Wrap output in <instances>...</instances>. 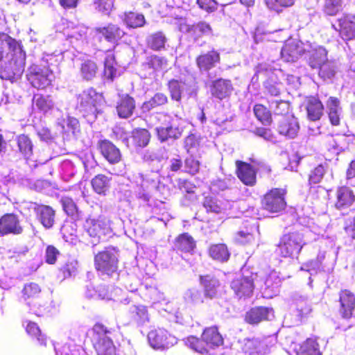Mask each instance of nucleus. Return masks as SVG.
<instances>
[{"mask_svg":"<svg viewBox=\"0 0 355 355\" xmlns=\"http://www.w3.org/2000/svg\"><path fill=\"white\" fill-rule=\"evenodd\" d=\"M56 58L55 62H60L62 59L61 54H47L42 58V62L46 64H34L28 68L26 78L30 84L37 89H44L50 86L54 79L53 71L50 65H53V59Z\"/></svg>","mask_w":355,"mask_h":355,"instance_id":"nucleus-1","label":"nucleus"},{"mask_svg":"<svg viewBox=\"0 0 355 355\" xmlns=\"http://www.w3.org/2000/svg\"><path fill=\"white\" fill-rule=\"evenodd\" d=\"M103 103V96L92 88H87L77 95L76 109L85 117H88L89 121H94L101 112V105Z\"/></svg>","mask_w":355,"mask_h":355,"instance_id":"nucleus-2","label":"nucleus"},{"mask_svg":"<svg viewBox=\"0 0 355 355\" xmlns=\"http://www.w3.org/2000/svg\"><path fill=\"white\" fill-rule=\"evenodd\" d=\"M0 46L8 49L6 58L10 61V65L6 67V70L21 74L24 70L26 53L21 44L7 34L0 33Z\"/></svg>","mask_w":355,"mask_h":355,"instance_id":"nucleus-3","label":"nucleus"},{"mask_svg":"<svg viewBox=\"0 0 355 355\" xmlns=\"http://www.w3.org/2000/svg\"><path fill=\"white\" fill-rule=\"evenodd\" d=\"M202 340L191 336L184 340L187 346L193 350L200 353H207V347H213L219 346L223 343V338L216 327H211L205 329L202 335Z\"/></svg>","mask_w":355,"mask_h":355,"instance_id":"nucleus-4","label":"nucleus"},{"mask_svg":"<svg viewBox=\"0 0 355 355\" xmlns=\"http://www.w3.org/2000/svg\"><path fill=\"white\" fill-rule=\"evenodd\" d=\"M305 245L302 234L293 232L284 235L277 245L276 252L280 256L295 258L298 256Z\"/></svg>","mask_w":355,"mask_h":355,"instance_id":"nucleus-5","label":"nucleus"},{"mask_svg":"<svg viewBox=\"0 0 355 355\" xmlns=\"http://www.w3.org/2000/svg\"><path fill=\"white\" fill-rule=\"evenodd\" d=\"M93 330L97 336L94 348L98 355H117L116 347L109 337L112 334L114 329L98 323L94 326Z\"/></svg>","mask_w":355,"mask_h":355,"instance_id":"nucleus-6","label":"nucleus"},{"mask_svg":"<svg viewBox=\"0 0 355 355\" xmlns=\"http://www.w3.org/2000/svg\"><path fill=\"white\" fill-rule=\"evenodd\" d=\"M277 343L275 336L244 339L243 352L248 355H266Z\"/></svg>","mask_w":355,"mask_h":355,"instance_id":"nucleus-7","label":"nucleus"},{"mask_svg":"<svg viewBox=\"0 0 355 355\" xmlns=\"http://www.w3.org/2000/svg\"><path fill=\"white\" fill-rule=\"evenodd\" d=\"M137 182L140 183L135 191L137 198L147 202L149 201L153 191L158 188L160 182L159 175L154 172L145 176L139 173L137 177Z\"/></svg>","mask_w":355,"mask_h":355,"instance_id":"nucleus-8","label":"nucleus"},{"mask_svg":"<svg viewBox=\"0 0 355 355\" xmlns=\"http://www.w3.org/2000/svg\"><path fill=\"white\" fill-rule=\"evenodd\" d=\"M96 268L108 275L114 272L118 267L117 253L114 248H107L95 257Z\"/></svg>","mask_w":355,"mask_h":355,"instance_id":"nucleus-9","label":"nucleus"},{"mask_svg":"<svg viewBox=\"0 0 355 355\" xmlns=\"http://www.w3.org/2000/svg\"><path fill=\"white\" fill-rule=\"evenodd\" d=\"M286 191L282 189H273L268 192L262 200L264 209L270 213H279L284 209Z\"/></svg>","mask_w":355,"mask_h":355,"instance_id":"nucleus-10","label":"nucleus"},{"mask_svg":"<svg viewBox=\"0 0 355 355\" xmlns=\"http://www.w3.org/2000/svg\"><path fill=\"white\" fill-rule=\"evenodd\" d=\"M148 340L156 349H168L177 343V338L164 329L151 330L148 334Z\"/></svg>","mask_w":355,"mask_h":355,"instance_id":"nucleus-11","label":"nucleus"},{"mask_svg":"<svg viewBox=\"0 0 355 355\" xmlns=\"http://www.w3.org/2000/svg\"><path fill=\"white\" fill-rule=\"evenodd\" d=\"M85 228L90 236L101 238L110 234V220L104 216L97 218H89L85 221Z\"/></svg>","mask_w":355,"mask_h":355,"instance_id":"nucleus-12","label":"nucleus"},{"mask_svg":"<svg viewBox=\"0 0 355 355\" xmlns=\"http://www.w3.org/2000/svg\"><path fill=\"white\" fill-rule=\"evenodd\" d=\"M92 34L94 37L99 40L103 37L107 42L114 43L125 35V32L117 25L108 24L102 27L99 26L93 28Z\"/></svg>","mask_w":355,"mask_h":355,"instance_id":"nucleus-13","label":"nucleus"},{"mask_svg":"<svg viewBox=\"0 0 355 355\" xmlns=\"http://www.w3.org/2000/svg\"><path fill=\"white\" fill-rule=\"evenodd\" d=\"M23 227L20 225L18 217L13 214H7L0 218V234H20Z\"/></svg>","mask_w":355,"mask_h":355,"instance_id":"nucleus-14","label":"nucleus"},{"mask_svg":"<svg viewBox=\"0 0 355 355\" xmlns=\"http://www.w3.org/2000/svg\"><path fill=\"white\" fill-rule=\"evenodd\" d=\"M183 122L174 121L166 127H157L155 130L159 140L162 142L167 141L168 139H178L183 132Z\"/></svg>","mask_w":355,"mask_h":355,"instance_id":"nucleus-15","label":"nucleus"},{"mask_svg":"<svg viewBox=\"0 0 355 355\" xmlns=\"http://www.w3.org/2000/svg\"><path fill=\"white\" fill-rule=\"evenodd\" d=\"M300 129L297 119L293 115L283 116L279 121L278 131L279 134L288 138H294Z\"/></svg>","mask_w":355,"mask_h":355,"instance_id":"nucleus-16","label":"nucleus"},{"mask_svg":"<svg viewBox=\"0 0 355 355\" xmlns=\"http://www.w3.org/2000/svg\"><path fill=\"white\" fill-rule=\"evenodd\" d=\"M305 49L302 43L294 40H288L283 46L281 55L286 62H294L300 55L304 53Z\"/></svg>","mask_w":355,"mask_h":355,"instance_id":"nucleus-17","label":"nucleus"},{"mask_svg":"<svg viewBox=\"0 0 355 355\" xmlns=\"http://www.w3.org/2000/svg\"><path fill=\"white\" fill-rule=\"evenodd\" d=\"M231 287L239 297H249L254 289L253 279L252 277H239L234 279Z\"/></svg>","mask_w":355,"mask_h":355,"instance_id":"nucleus-18","label":"nucleus"},{"mask_svg":"<svg viewBox=\"0 0 355 355\" xmlns=\"http://www.w3.org/2000/svg\"><path fill=\"white\" fill-rule=\"evenodd\" d=\"M354 200L355 196L351 189L345 186L340 187L336 192L334 206L337 209H345L351 207Z\"/></svg>","mask_w":355,"mask_h":355,"instance_id":"nucleus-19","label":"nucleus"},{"mask_svg":"<svg viewBox=\"0 0 355 355\" xmlns=\"http://www.w3.org/2000/svg\"><path fill=\"white\" fill-rule=\"evenodd\" d=\"M340 314L344 318H350L355 309V295L349 291H343L340 293Z\"/></svg>","mask_w":355,"mask_h":355,"instance_id":"nucleus-20","label":"nucleus"},{"mask_svg":"<svg viewBox=\"0 0 355 355\" xmlns=\"http://www.w3.org/2000/svg\"><path fill=\"white\" fill-rule=\"evenodd\" d=\"M238 178L246 185L253 186L256 182V172L251 165L241 161H236Z\"/></svg>","mask_w":355,"mask_h":355,"instance_id":"nucleus-21","label":"nucleus"},{"mask_svg":"<svg viewBox=\"0 0 355 355\" xmlns=\"http://www.w3.org/2000/svg\"><path fill=\"white\" fill-rule=\"evenodd\" d=\"M220 53L216 50H211L202 54L196 58V64L200 71H208L220 62Z\"/></svg>","mask_w":355,"mask_h":355,"instance_id":"nucleus-22","label":"nucleus"},{"mask_svg":"<svg viewBox=\"0 0 355 355\" xmlns=\"http://www.w3.org/2000/svg\"><path fill=\"white\" fill-rule=\"evenodd\" d=\"M274 316L272 309L257 307L246 313L245 320L251 324H256L262 320H270Z\"/></svg>","mask_w":355,"mask_h":355,"instance_id":"nucleus-23","label":"nucleus"},{"mask_svg":"<svg viewBox=\"0 0 355 355\" xmlns=\"http://www.w3.org/2000/svg\"><path fill=\"white\" fill-rule=\"evenodd\" d=\"M98 147L102 155L110 163L116 164L120 162L121 155L116 146L108 140L99 142Z\"/></svg>","mask_w":355,"mask_h":355,"instance_id":"nucleus-24","label":"nucleus"},{"mask_svg":"<svg viewBox=\"0 0 355 355\" xmlns=\"http://www.w3.org/2000/svg\"><path fill=\"white\" fill-rule=\"evenodd\" d=\"M129 313L133 322L142 327L150 322V314L147 306L142 304L132 305L129 308Z\"/></svg>","mask_w":355,"mask_h":355,"instance_id":"nucleus-25","label":"nucleus"},{"mask_svg":"<svg viewBox=\"0 0 355 355\" xmlns=\"http://www.w3.org/2000/svg\"><path fill=\"white\" fill-rule=\"evenodd\" d=\"M355 16L345 15L338 19L339 32L344 40H350L355 36Z\"/></svg>","mask_w":355,"mask_h":355,"instance_id":"nucleus-26","label":"nucleus"},{"mask_svg":"<svg viewBox=\"0 0 355 355\" xmlns=\"http://www.w3.org/2000/svg\"><path fill=\"white\" fill-rule=\"evenodd\" d=\"M232 89L230 80L220 78L212 83L211 92L214 96L223 99L231 94Z\"/></svg>","mask_w":355,"mask_h":355,"instance_id":"nucleus-27","label":"nucleus"},{"mask_svg":"<svg viewBox=\"0 0 355 355\" xmlns=\"http://www.w3.org/2000/svg\"><path fill=\"white\" fill-rule=\"evenodd\" d=\"M37 217L42 225L46 228H50L54 223L55 211L49 206L37 205L35 207Z\"/></svg>","mask_w":355,"mask_h":355,"instance_id":"nucleus-28","label":"nucleus"},{"mask_svg":"<svg viewBox=\"0 0 355 355\" xmlns=\"http://www.w3.org/2000/svg\"><path fill=\"white\" fill-rule=\"evenodd\" d=\"M80 77L86 81L92 80L96 78L98 67L95 61L91 59H85L81 61L79 67Z\"/></svg>","mask_w":355,"mask_h":355,"instance_id":"nucleus-29","label":"nucleus"},{"mask_svg":"<svg viewBox=\"0 0 355 355\" xmlns=\"http://www.w3.org/2000/svg\"><path fill=\"white\" fill-rule=\"evenodd\" d=\"M281 284V279L279 273L275 270L272 271L265 281V288L263 295L265 297L270 298L276 295L279 292V287Z\"/></svg>","mask_w":355,"mask_h":355,"instance_id":"nucleus-30","label":"nucleus"},{"mask_svg":"<svg viewBox=\"0 0 355 355\" xmlns=\"http://www.w3.org/2000/svg\"><path fill=\"white\" fill-rule=\"evenodd\" d=\"M200 281L204 288L205 295L211 299L215 297L220 286L219 281L210 275L200 276Z\"/></svg>","mask_w":355,"mask_h":355,"instance_id":"nucleus-31","label":"nucleus"},{"mask_svg":"<svg viewBox=\"0 0 355 355\" xmlns=\"http://www.w3.org/2000/svg\"><path fill=\"white\" fill-rule=\"evenodd\" d=\"M323 105L319 99L313 96L307 99L306 111L310 120H319L323 114Z\"/></svg>","mask_w":355,"mask_h":355,"instance_id":"nucleus-32","label":"nucleus"},{"mask_svg":"<svg viewBox=\"0 0 355 355\" xmlns=\"http://www.w3.org/2000/svg\"><path fill=\"white\" fill-rule=\"evenodd\" d=\"M33 106L34 109L46 113L54 107V102L51 96L37 94L33 96Z\"/></svg>","mask_w":355,"mask_h":355,"instance_id":"nucleus-33","label":"nucleus"},{"mask_svg":"<svg viewBox=\"0 0 355 355\" xmlns=\"http://www.w3.org/2000/svg\"><path fill=\"white\" fill-rule=\"evenodd\" d=\"M91 183L96 193L105 196L110 187V178L105 175L99 174L92 180Z\"/></svg>","mask_w":355,"mask_h":355,"instance_id":"nucleus-34","label":"nucleus"},{"mask_svg":"<svg viewBox=\"0 0 355 355\" xmlns=\"http://www.w3.org/2000/svg\"><path fill=\"white\" fill-rule=\"evenodd\" d=\"M135 107L134 99L128 95H126L121 98L116 109L118 114L121 118H128L132 114Z\"/></svg>","mask_w":355,"mask_h":355,"instance_id":"nucleus-35","label":"nucleus"},{"mask_svg":"<svg viewBox=\"0 0 355 355\" xmlns=\"http://www.w3.org/2000/svg\"><path fill=\"white\" fill-rule=\"evenodd\" d=\"M327 52L322 46H318L310 51L309 59V65L312 68H319L324 62L327 61Z\"/></svg>","mask_w":355,"mask_h":355,"instance_id":"nucleus-36","label":"nucleus"},{"mask_svg":"<svg viewBox=\"0 0 355 355\" xmlns=\"http://www.w3.org/2000/svg\"><path fill=\"white\" fill-rule=\"evenodd\" d=\"M297 355H321L318 344L315 340L308 338L304 343L295 349Z\"/></svg>","mask_w":355,"mask_h":355,"instance_id":"nucleus-37","label":"nucleus"},{"mask_svg":"<svg viewBox=\"0 0 355 355\" xmlns=\"http://www.w3.org/2000/svg\"><path fill=\"white\" fill-rule=\"evenodd\" d=\"M116 63L115 58L112 52L108 51L104 60V75L110 80H113L115 77L119 76L117 69L116 67Z\"/></svg>","mask_w":355,"mask_h":355,"instance_id":"nucleus-38","label":"nucleus"},{"mask_svg":"<svg viewBox=\"0 0 355 355\" xmlns=\"http://www.w3.org/2000/svg\"><path fill=\"white\" fill-rule=\"evenodd\" d=\"M210 257L218 261H227L230 257V252L225 244H216L210 246L209 250Z\"/></svg>","mask_w":355,"mask_h":355,"instance_id":"nucleus-39","label":"nucleus"},{"mask_svg":"<svg viewBox=\"0 0 355 355\" xmlns=\"http://www.w3.org/2000/svg\"><path fill=\"white\" fill-rule=\"evenodd\" d=\"M168 87L171 98L177 101H180L187 87L185 83L177 80H170Z\"/></svg>","mask_w":355,"mask_h":355,"instance_id":"nucleus-40","label":"nucleus"},{"mask_svg":"<svg viewBox=\"0 0 355 355\" xmlns=\"http://www.w3.org/2000/svg\"><path fill=\"white\" fill-rule=\"evenodd\" d=\"M196 243L187 233L180 235L175 240V247L181 251L189 252L194 249Z\"/></svg>","mask_w":355,"mask_h":355,"instance_id":"nucleus-41","label":"nucleus"},{"mask_svg":"<svg viewBox=\"0 0 355 355\" xmlns=\"http://www.w3.org/2000/svg\"><path fill=\"white\" fill-rule=\"evenodd\" d=\"M17 146L19 152L28 159L33 154V145L30 138L25 135H20L17 138Z\"/></svg>","mask_w":355,"mask_h":355,"instance_id":"nucleus-42","label":"nucleus"},{"mask_svg":"<svg viewBox=\"0 0 355 355\" xmlns=\"http://www.w3.org/2000/svg\"><path fill=\"white\" fill-rule=\"evenodd\" d=\"M167 102L168 98L165 94L157 93L150 100L144 102L141 108L144 112H149L155 107L165 105Z\"/></svg>","mask_w":355,"mask_h":355,"instance_id":"nucleus-43","label":"nucleus"},{"mask_svg":"<svg viewBox=\"0 0 355 355\" xmlns=\"http://www.w3.org/2000/svg\"><path fill=\"white\" fill-rule=\"evenodd\" d=\"M56 355H84L85 352L80 347L73 343H66L62 346H55Z\"/></svg>","mask_w":355,"mask_h":355,"instance_id":"nucleus-44","label":"nucleus"},{"mask_svg":"<svg viewBox=\"0 0 355 355\" xmlns=\"http://www.w3.org/2000/svg\"><path fill=\"white\" fill-rule=\"evenodd\" d=\"M166 38L162 32L149 35L147 38L148 46L154 51H159L164 48Z\"/></svg>","mask_w":355,"mask_h":355,"instance_id":"nucleus-45","label":"nucleus"},{"mask_svg":"<svg viewBox=\"0 0 355 355\" xmlns=\"http://www.w3.org/2000/svg\"><path fill=\"white\" fill-rule=\"evenodd\" d=\"M134 144L139 147H145L149 143L150 135L146 129H135L132 132Z\"/></svg>","mask_w":355,"mask_h":355,"instance_id":"nucleus-46","label":"nucleus"},{"mask_svg":"<svg viewBox=\"0 0 355 355\" xmlns=\"http://www.w3.org/2000/svg\"><path fill=\"white\" fill-rule=\"evenodd\" d=\"M123 21L130 28L141 27L145 24L144 16L137 12H130L124 13Z\"/></svg>","mask_w":355,"mask_h":355,"instance_id":"nucleus-47","label":"nucleus"},{"mask_svg":"<svg viewBox=\"0 0 355 355\" xmlns=\"http://www.w3.org/2000/svg\"><path fill=\"white\" fill-rule=\"evenodd\" d=\"M269 107L275 114L282 115V117L288 115L290 105L287 101L270 100Z\"/></svg>","mask_w":355,"mask_h":355,"instance_id":"nucleus-48","label":"nucleus"},{"mask_svg":"<svg viewBox=\"0 0 355 355\" xmlns=\"http://www.w3.org/2000/svg\"><path fill=\"white\" fill-rule=\"evenodd\" d=\"M146 63L150 68L155 71L165 70L168 67V60L164 57L156 55L148 57Z\"/></svg>","mask_w":355,"mask_h":355,"instance_id":"nucleus-49","label":"nucleus"},{"mask_svg":"<svg viewBox=\"0 0 355 355\" xmlns=\"http://www.w3.org/2000/svg\"><path fill=\"white\" fill-rule=\"evenodd\" d=\"M8 50V48H1L0 46V77L1 78H10L12 76H19L20 74H15L12 71L6 70V67L10 65V61L7 57V54L4 56V52Z\"/></svg>","mask_w":355,"mask_h":355,"instance_id":"nucleus-50","label":"nucleus"},{"mask_svg":"<svg viewBox=\"0 0 355 355\" xmlns=\"http://www.w3.org/2000/svg\"><path fill=\"white\" fill-rule=\"evenodd\" d=\"M41 293L40 286L36 283H28L24 285L22 290V297L24 300L36 299Z\"/></svg>","mask_w":355,"mask_h":355,"instance_id":"nucleus-51","label":"nucleus"},{"mask_svg":"<svg viewBox=\"0 0 355 355\" xmlns=\"http://www.w3.org/2000/svg\"><path fill=\"white\" fill-rule=\"evenodd\" d=\"M336 73V65L334 62L327 60L319 67V76L324 80L331 79Z\"/></svg>","mask_w":355,"mask_h":355,"instance_id":"nucleus-52","label":"nucleus"},{"mask_svg":"<svg viewBox=\"0 0 355 355\" xmlns=\"http://www.w3.org/2000/svg\"><path fill=\"white\" fill-rule=\"evenodd\" d=\"M86 297L95 300H112L114 296L112 293H110L107 286L101 285L98 286V293H90V289L85 293Z\"/></svg>","mask_w":355,"mask_h":355,"instance_id":"nucleus-53","label":"nucleus"},{"mask_svg":"<svg viewBox=\"0 0 355 355\" xmlns=\"http://www.w3.org/2000/svg\"><path fill=\"white\" fill-rule=\"evenodd\" d=\"M343 0H325L323 10L331 16L336 15L342 10Z\"/></svg>","mask_w":355,"mask_h":355,"instance_id":"nucleus-54","label":"nucleus"},{"mask_svg":"<svg viewBox=\"0 0 355 355\" xmlns=\"http://www.w3.org/2000/svg\"><path fill=\"white\" fill-rule=\"evenodd\" d=\"M256 117L264 125H268L271 122V114L266 107L262 105H256L254 107Z\"/></svg>","mask_w":355,"mask_h":355,"instance_id":"nucleus-55","label":"nucleus"},{"mask_svg":"<svg viewBox=\"0 0 355 355\" xmlns=\"http://www.w3.org/2000/svg\"><path fill=\"white\" fill-rule=\"evenodd\" d=\"M295 0H264L268 9L279 12L283 8L291 6Z\"/></svg>","mask_w":355,"mask_h":355,"instance_id":"nucleus-56","label":"nucleus"},{"mask_svg":"<svg viewBox=\"0 0 355 355\" xmlns=\"http://www.w3.org/2000/svg\"><path fill=\"white\" fill-rule=\"evenodd\" d=\"M93 6L98 12L109 15L113 8V2L112 0H94Z\"/></svg>","mask_w":355,"mask_h":355,"instance_id":"nucleus-57","label":"nucleus"},{"mask_svg":"<svg viewBox=\"0 0 355 355\" xmlns=\"http://www.w3.org/2000/svg\"><path fill=\"white\" fill-rule=\"evenodd\" d=\"M191 31L196 37L212 35V29L210 25L205 21H200L193 25Z\"/></svg>","mask_w":355,"mask_h":355,"instance_id":"nucleus-58","label":"nucleus"},{"mask_svg":"<svg viewBox=\"0 0 355 355\" xmlns=\"http://www.w3.org/2000/svg\"><path fill=\"white\" fill-rule=\"evenodd\" d=\"M295 305L296 310L301 316L306 315L311 311V306L305 297H299L295 300Z\"/></svg>","mask_w":355,"mask_h":355,"instance_id":"nucleus-59","label":"nucleus"},{"mask_svg":"<svg viewBox=\"0 0 355 355\" xmlns=\"http://www.w3.org/2000/svg\"><path fill=\"white\" fill-rule=\"evenodd\" d=\"M26 332L32 336H38L37 340L42 345L45 344L46 338L44 336L41 335L40 329L37 324L35 322H28L26 326Z\"/></svg>","mask_w":355,"mask_h":355,"instance_id":"nucleus-60","label":"nucleus"},{"mask_svg":"<svg viewBox=\"0 0 355 355\" xmlns=\"http://www.w3.org/2000/svg\"><path fill=\"white\" fill-rule=\"evenodd\" d=\"M326 169L322 164L318 165L315 167L309 175V182L313 184L319 183L322 179Z\"/></svg>","mask_w":355,"mask_h":355,"instance_id":"nucleus-61","label":"nucleus"},{"mask_svg":"<svg viewBox=\"0 0 355 355\" xmlns=\"http://www.w3.org/2000/svg\"><path fill=\"white\" fill-rule=\"evenodd\" d=\"M184 298L188 302L198 304L202 302L201 293L196 288L189 289L184 295Z\"/></svg>","mask_w":355,"mask_h":355,"instance_id":"nucleus-62","label":"nucleus"},{"mask_svg":"<svg viewBox=\"0 0 355 355\" xmlns=\"http://www.w3.org/2000/svg\"><path fill=\"white\" fill-rule=\"evenodd\" d=\"M184 165L186 171L191 175L197 173L200 168L199 161L195 159L192 156L185 159Z\"/></svg>","mask_w":355,"mask_h":355,"instance_id":"nucleus-63","label":"nucleus"},{"mask_svg":"<svg viewBox=\"0 0 355 355\" xmlns=\"http://www.w3.org/2000/svg\"><path fill=\"white\" fill-rule=\"evenodd\" d=\"M344 229L346 234L350 238L355 240V214L345 220Z\"/></svg>","mask_w":355,"mask_h":355,"instance_id":"nucleus-64","label":"nucleus"}]
</instances>
